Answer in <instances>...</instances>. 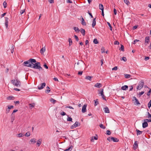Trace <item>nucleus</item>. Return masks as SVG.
<instances>
[{"label":"nucleus","mask_w":151,"mask_h":151,"mask_svg":"<svg viewBox=\"0 0 151 151\" xmlns=\"http://www.w3.org/2000/svg\"><path fill=\"white\" fill-rule=\"evenodd\" d=\"M73 29L76 32H78L80 31L79 29L77 27H74Z\"/></svg>","instance_id":"27"},{"label":"nucleus","mask_w":151,"mask_h":151,"mask_svg":"<svg viewBox=\"0 0 151 151\" xmlns=\"http://www.w3.org/2000/svg\"><path fill=\"white\" fill-rule=\"evenodd\" d=\"M5 25L6 26V28L7 29L8 27V18L7 17H5Z\"/></svg>","instance_id":"11"},{"label":"nucleus","mask_w":151,"mask_h":151,"mask_svg":"<svg viewBox=\"0 0 151 151\" xmlns=\"http://www.w3.org/2000/svg\"><path fill=\"white\" fill-rule=\"evenodd\" d=\"M151 106V100L150 101L148 104V107L150 108Z\"/></svg>","instance_id":"48"},{"label":"nucleus","mask_w":151,"mask_h":151,"mask_svg":"<svg viewBox=\"0 0 151 151\" xmlns=\"http://www.w3.org/2000/svg\"><path fill=\"white\" fill-rule=\"evenodd\" d=\"M93 42L94 44H97L99 43L98 42L96 39H94L93 41Z\"/></svg>","instance_id":"38"},{"label":"nucleus","mask_w":151,"mask_h":151,"mask_svg":"<svg viewBox=\"0 0 151 151\" xmlns=\"http://www.w3.org/2000/svg\"><path fill=\"white\" fill-rule=\"evenodd\" d=\"M92 77L91 76H86L85 78V79L87 80H88L90 81H91V78H92Z\"/></svg>","instance_id":"22"},{"label":"nucleus","mask_w":151,"mask_h":151,"mask_svg":"<svg viewBox=\"0 0 151 151\" xmlns=\"http://www.w3.org/2000/svg\"><path fill=\"white\" fill-rule=\"evenodd\" d=\"M36 139L35 138H33V139H31L30 141L31 142H33V143H35L36 142Z\"/></svg>","instance_id":"34"},{"label":"nucleus","mask_w":151,"mask_h":151,"mask_svg":"<svg viewBox=\"0 0 151 151\" xmlns=\"http://www.w3.org/2000/svg\"><path fill=\"white\" fill-rule=\"evenodd\" d=\"M50 101L52 102L53 104H55L56 102V101L53 99V98H51L50 99Z\"/></svg>","instance_id":"35"},{"label":"nucleus","mask_w":151,"mask_h":151,"mask_svg":"<svg viewBox=\"0 0 151 151\" xmlns=\"http://www.w3.org/2000/svg\"><path fill=\"white\" fill-rule=\"evenodd\" d=\"M94 139H95V140H97L98 139V138L97 137H96L95 136L93 137L91 139V142H93Z\"/></svg>","instance_id":"31"},{"label":"nucleus","mask_w":151,"mask_h":151,"mask_svg":"<svg viewBox=\"0 0 151 151\" xmlns=\"http://www.w3.org/2000/svg\"><path fill=\"white\" fill-rule=\"evenodd\" d=\"M31 63L32 64V65L34 64L33 63H37V61L35 59H32V58H30L29 59Z\"/></svg>","instance_id":"12"},{"label":"nucleus","mask_w":151,"mask_h":151,"mask_svg":"<svg viewBox=\"0 0 151 151\" xmlns=\"http://www.w3.org/2000/svg\"><path fill=\"white\" fill-rule=\"evenodd\" d=\"M101 96H102V98L105 101L106 100V97L105 96L104 94L101 95Z\"/></svg>","instance_id":"42"},{"label":"nucleus","mask_w":151,"mask_h":151,"mask_svg":"<svg viewBox=\"0 0 151 151\" xmlns=\"http://www.w3.org/2000/svg\"><path fill=\"white\" fill-rule=\"evenodd\" d=\"M136 131L137 132V135H138L141 134H142V132L141 131H140L139 130L137 129L136 130Z\"/></svg>","instance_id":"23"},{"label":"nucleus","mask_w":151,"mask_h":151,"mask_svg":"<svg viewBox=\"0 0 151 151\" xmlns=\"http://www.w3.org/2000/svg\"><path fill=\"white\" fill-rule=\"evenodd\" d=\"M144 93V91H142L141 92H139V95L140 96H141L142 95V94H143Z\"/></svg>","instance_id":"58"},{"label":"nucleus","mask_w":151,"mask_h":151,"mask_svg":"<svg viewBox=\"0 0 151 151\" xmlns=\"http://www.w3.org/2000/svg\"><path fill=\"white\" fill-rule=\"evenodd\" d=\"M6 1H5L4 2L3 5L4 8H6Z\"/></svg>","instance_id":"49"},{"label":"nucleus","mask_w":151,"mask_h":151,"mask_svg":"<svg viewBox=\"0 0 151 151\" xmlns=\"http://www.w3.org/2000/svg\"><path fill=\"white\" fill-rule=\"evenodd\" d=\"M104 112L106 113H109L110 112L109 109L107 107L104 108Z\"/></svg>","instance_id":"14"},{"label":"nucleus","mask_w":151,"mask_h":151,"mask_svg":"<svg viewBox=\"0 0 151 151\" xmlns=\"http://www.w3.org/2000/svg\"><path fill=\"white\" fill-rule=\"evenodd\" d=\"M22 64L24 66L30 68H31L32 66V64L31 63L29 59L27 61L24 62Z\"/></svg>","instance_id":"3"},{"label":"nucleus","mask_w":151,"mask_h":151,"mask_svg":"<svg viewBox=\"0 0 151 151\" xmlns=\"http://www.w3.org/2000/svg\"><path fill=\"white\" fill-rule=\"evenodd\" d=\"M7 99L8 100H14V97L13 96H10L7 97Z\"/></svg>","instance_id":"29"},{"label":"nucleus","mask_w":151,"mask_h":151,"mask_svg":"<svg viewBox=\"0 0 151 151\" xmlns=\"http://www.w3.org/2000/svg\"><path fill=\"white\" fill-rule=\"evenodd\" d=\"M48 1L50 3H53L54 2V0H48Z\"/></svg>","instance_id":"62"},{"label":"nucleus","mask_w":151,"mask_h":151,"mask_svg":"<svg viewBox=\"0 0 151 151\" xmlns=\"http://www.w3.org/2000/svg\"><path fill=\"white\" fill-rule=\"evenodd\" d=\"M94 86L96 87L100 88L101 87L102 84L100 83H97L95 84Z\"/></svg>","instance_id":"13"},{"label":"nucleus","mask_w":151,"mask_h":151,"mask_svg":"<svg viewBox=\"0 0 151 151\" xmlns=\"http://www.w3.org/2000/svg\"><path fill=\"white\" fill-rule=\"evenodd\" d=\"M148 124L147 121H144L142 123V127L143 128H145L148 126Z\"/></svg>","instance_id":"9"},{"label":"nucleus","mask_w":151,"mask_h":151,"mask_svg":"<svg viewBox=\"0 0 151 151\" xmlns=\"http://www.w3.org/2000/svg\"><path fill=\"white\" fill-rule=\"evenodd\" d=\"M98 99H96L94 100V101H95L94 105H95V106H96L98 104H99V102L98 101Z\"/></svg>","instance_id":"40"},{"label":"nucleus","mask_w":151,"mask_h":151,"mask_svg":"<svg viewBox=\"0 0 151 151\" xmlns=\"http://www.w3.org/2000/svg\"><path fill=\"white\" fill-rule=\"evenodd\" d=\"M14 46L12 45L11 49V52L12 53H13L14 51Z\"/></svg>","instance_id":"50"},{"label":"nucleus","mask_w":151,"mask_h":151,"mask_svg":"<svg viewBox=\"0 0 151 151\" xmlns=\"http://www.w3.org/2000/svg\"><path fill=\"white\" fill-rule=\"evenodd\" d=\"M30 135V134L29 132H27L24 135L25 136L29 137Z\"/></svg>","instance_id":"43"},{"label":"nucleus","mask_w":151,"mask_h":151,"mask_svg":"<svg viewBox=\"0 0 151 151\" xmlns=\"http://www.w3.org/2000/svg\"><path fill=\"white\" fill-rule=\"evenodd\" d=\"M133 98L134 100H135V101L134 103L135 105H137L138 104H140V103L139 101L136 98V97L133 96Z\"/></svg>","instance_id":"6"},{"label":"nucleus","mask_w":151,"mask_h":151,"mask_svg":"<svg viewBox=\"0 0 151 151\" xmlns=\"http://www.w3.org/2000/svg\"><path fill=\"white\" fill-rule=\"evenodd\" d=\"M101 52L102 53H104L105 52V49L104 47H102L101 49Z\"/></svg>","instance_id":"44"},{"label":"nucleus","mask_w":151,"mask_h":151,"mask_svg":"<svg viewBox=\"0 0 151 151\" xmlns=\"http://www.w3.org/2000/svg\"><path fill=\"white\" fill-rule=\"evenodd\" d=\"M96 18L94 19L93 21V22L92 24V26L93 27H94L96 24Z\"/></svg>","instance_id":"17"},{"label":"nucleus","mask_w":151,"mask_h":151,"mask_svg":"<svg viewBox=\"0 0 151 151\" xmlns=\"http://www.w3.org/2000/svg\"><path fill=\"white\" fill-rule=\"evenodd\" d=\"M100 90H101V93H99V94H100L101 95L104 94V89L103 88L100 89H99L98 90V91H99Z\"/></svg>","instance_id":"28"},{"label":"nucleus","mask_w":151,"mask_h":151,"mask_svg":"<svg viewBox=\"0 0 151 151\" xmlns=\"http://www.w3.org/2000/svg\"><path fill=\"white\" fill-rule=\"evenodd\" d=\"M99 9L101 10V11L104 10V6L102 4H100L99 5Z\"/></svg>","instance_id":"26"},{"label":"nucleus","mask_w":151,"mask_h":151,"mask_svg":"<svg viewBox=\"0 0 151 151\" xmlns=\"http://www.w3.org/2000/svg\"><path fill=\"white\" fill-rule=\"evenodd\" d=\"M128 87L127 85H124L122 87L121 89L123 90H126L128 88Z\"/></svg>","instance_id":"15"},{"label":"nucleus","mask_w":151,"mask_h":151,"mask_svg":"<svg viewBox=\"0 0 151 151\" xmlns=\"http://www.w3.org/2000/svg\"><path fill=\"white\" fill-rule=\"evenodd\" d=\"M82 71H78V74L79 75H81L82 74Z\"/></svg>","instance_id":"61"},{"label":"nucleus","mask_w":151,"mask_h":151,"mask_svg":"<svg viewBox=\"0 0 151 151\" xmlns=\"http://www.w3.org/2000/svg\"><path fill=\"white\" fill-rule=\"evenodd\" d=\"M42 143V139H40L37 141V144L38 145V146H39Z\"/></svg>","instance_id":"18"},{"label":"nucleus","mask_w":151,"mask_h":151,"mask_svg":"<svg viewBox=\"0 0 151 151\" xmlns=\"http://www.w3.org/2000/svg\"><path fill=\"white\" fill-rule=\"evenodd\" d=\"M111 141H113V142H118L119 140L117 138L113 137H111Z\"/></svg>","instance_id":"16"},{"label":"nucleus","mask_w":151,"mask_h":151,"mask_svg":"<svg viewBox=\"0 0 151 151\" xmlns=\"http://www.w3.org/2000/svg\"><path fill=\"white\" fill-rule=\"evenodd\" d=\"M144 121H147V122H151V118L149 119H144Z\"/></svg>","instance_id":"46"},{"label":"nucleus","mask_w":151,"mask_h":151,"mask_svg":"<svg viewBox=\"0 0 151 151\" xmlns=\"http://www.w3.org/2000/svg\"><path fill=\"white\" fill-rule=\"evenodd\" d=\"M139 41V40H135L134 41V42L133 43V44H135L136 43V42H138Z\"/></svg>","instance_id":"56"},{"label":"nucleus","mask_w":151,"mask_h":151,"mask_svg":"<svg viewBox=\"0 0 151 151\" xmlns=\"http://www.w3.org/2000/svg\"><path fill=\"white\" fill-rule=\"evenodd\" d=\"M114 45H119V43L118 41H116L114 42Z\"/></svg>","instance_id":"59"},{"label":"nucleus","mask_w":151,"mask_h":151,"mask_svg":"<svg viewBox=\"0 0 151 151\" xmlns=\"http://www.w3.org/2000/svg\"><path fill=\"white\" fill-rule=\"evenodd\" d=\"M151 92V89H150L149 91L147 93V95L148 96H149L150 94V93Z\"/></svg>","instance_id":"52"},{"label":"nucleus","mask_w":151,"mask_h":151,"mask_svg":"<svg viewBox=\"0 0 151 151\" xmlns=\"http://www.w3.org/2000/svg\"><path fill=\"white\" fill-rule=\"evenodd\" d=\"M74 37L75 38V39L76 40L78 41L79 40V39L78 37L76 35H75L74 36Z\"/></svg>","instance_id":"54"},{"label":"nucleus","mask_w":151,"mask_h":151,"mask_svg":"<svg viewBox=\"0 0 151 151\" xmlns=\"http://www.w3.org/2000/svg\"><path fill=\"white\" fill-rule=\"evenodd\" d=\"M107 24L110 27V30L111 31H112V26H111V25L110 24V23L109 22H107Z\"/></svg>","instance_id":"37"},{"label":"nucleus","mask_w":151,"mask_h":151,"mask_svg":"<svg viewBox=\"0 0 151 151\" xmlns=\"http://www.w3.org/2000/svg\"><path fill=\"white\" fill-rule=\"evenodd\" d=\"M78 122H76L73 124V125L74 126V127H77L78 126Z\"/></svg>","instance_id":"47"},{"label":"nucleus","mask_w":151,"mask_h":151,"mask_svg":"<svg viewBox=\"0 0 151 151\" xmlns=\"http://www.w3.org/2000/svg\"><path fill=\"white\" fill-rule=\"evenodd\" d=\"M80 31L81 32L82 34L83 35V36L85 35V31L84 29H82V28H81L80 29Z\"/></svg>","instance_id":"19"},{"label":"nucleus","mask_w":151,"mask_h":151,"mask_svg":"<svg viewBox=\"0 0 151 151\" xmlns=\"http://www.w3.org/2000/svg\"><path fill=\"white\" fill-rule=\"evenodd\" d=\"M150 42V38L149 37H146L145 39V44L147 45V44H148Z\"/></svg>","instance_id":"7"},{"label":"nucleus","mask_w":151,"mask_h":151,"mask_svg":"<svg viewBox=\"0 0 151 151\" xmlns=\"http://www.w3.org/2000/svg\"><path fill=\"white\" fill-rule=\"evenodd\" d=\"M68 42H69V45L70 46L72 43V41L70 38H69L68 39Z\"/></svg>","instance_id":"30"},{"label":"nucleus","mask_w":151,"mask_h":151,"mask_svg":"<svg viewBox=\"0 0 151 151\" xmlns=\"http://www.w3.org/2000/svg\"><path fill=\"white\" fill-rule=\"evenodd\" d=\"M87 105L86 104H84L82 107V113H85L86 111V107Z\"/></svg>","instance_id":"8"},{"label":"nucleus","mask_w":151,"mask_h":151,"mask_svg":"<svg viewBox=\"0 0 151 151\" xmlns=\"http://www.w3.org/2000/svg\"><path fill=\"white\" fill-rule=\"evenodd\" d=\"M17 137H21L24 136V134L22 133H20L19 134H17Z\"/></svg>","instance_id":"24"},{"label":"nucleus","mask_w":151,"mask_h":151,"mask_svg":"<svg viewBox=\"0 0 151 151\" xmlns=\"http://www.w3.org/2000/svg\"><path fill=\"white\" fill-rule=\"evenodd\" d=\"M11 81L13 85L19 87L21 86V82L18 79L11 80Z\"/></svg>","instance_id":"2"},{"label":"nucleus","mask_w":151,"mask_h":151,"mask_svg":"<svg viewBox=\"0 0 151 151\" xmlns=\"http://www.w3.org/2000/svg\"><path fill=\"white\" fill-rule=\"evenodd\" d=\"M65 108H69L70 109H74V108L71 106H66L65 107Z\"/></svg>","instance_id":"63"},{"label":"nucleus","mask_w":151,"mask_h":151,"mask_svg":"<svg viewBox=\"0 0 151 151\" xmlns=\"http://www.w3.org/2000/svg\"><path fill=\"white\" fill-rule=\"evenodd\" d=\"M117 69V67L115 66L112 68V70H116Z\"/></svg>","instance_id":"60"},{"label":"nucleus","mask_w":151,"mask_h":151,"mask_svg":"<svg viewBox=\"0 0 151 151\" xmlns=\"http://www.w3.org/2000/svg\"><path fill=\"white\" fill-rule=\"evenodd\" d=\"M73 147V146L71 145L68 149H66V150H64L63 151H69V150H70V149H71V150H71L72 149V148Z\"/></svg>","instance_id":"36"},{"label":"nucleus","mask_w":151,"mask_h":151,"mask_svg":"<svg viewBox=\"0 0 151 151\" xmlns=\"http://www.w3.org/2000/svg\"><path fill=\"white\" fill-rule=\"evenodd\" d=\"M107 135H110L111 134V132L109 130H108L106 131V133Z\"/></svg>","instance_id":"51"},{"label":"nucleus","mask_w":151,"mask_h":151,"mask_svg":"<svg viewBox=\"0 0 151 151\" xmlns=\"http://www.w3.org/2000/svg\"><path fill=\"white\" fill-rule=\"evenodd\" d=\"M124 76L126 78H129L131 77V76L129 74H125Z\"/></svg>","instance_id":"25"},{"label":"nucleus","mask_w":151,"mask_h":151,"mask_svg":"<svg viewBox=\"0 0 151 151\" xmlns=\"http://www.w3.org/2000/svg\"><path fill=\"white\" fill-rule=\"evenodd\" d=\"M14 108V106H8V109H10L11 108Z\"/></svg>","instance_id":"64"},{"label":"nucleus","mask_w":151,"mask_h":151,"mask_svg":"<svg viewBox=\"0 0 151 151\" xmlns=\"http://www.w3.org/2000/svg\"><path fill=\"white\" fill-rule=\"evenodd\" d=\"M138 146V144L137 143V142L135 141L134 142V144L133 145V148L134 150H135L137 149Z\"/></svg>","instance_id":"10"},{"label":"nucleus","mask_w":151,"mask_h":151,"mask_svg":"<svg viewBox=\"0 0 151 151\" xmlns=\"http://www.w3.org/2000/svg\"><path fill=\"white\" fill-rule=\"evenodd\" d=\"M99 126L101 128L103 129H105L106 128L103 125V124H100Z\"/></svg>","instance_id":"39"},{"label":"nucleus","mask_w":151,"mask_h":151,"mask_svg":"<svg viewBox=\"0 0 151 151\" xmlns=\"http://www.w3.org/2000/svg\"><path fill=\"white\" fill-rule=\"evenodd\" d=\"M82 17V22H81V24L83 25H84V26H85L86 25V23L85 22V21L84 19H83V18L82 17Z\"/></svg>","instance_id":"21"},{"label":"nucleus","mask_w":151,"mask_h":151,"mask_svg":"<svg viewBox=\"0 0 151 151\" xmlns=\"http://www.w3.org/2000/svg\"><path fill=\"white\" fill-rule=\"evenodd\" d=\"M68 118H67V121L69 122H72V118L68 116Z\"/></svg>","instance_id":"33"},{"label":"nucleus","mask_w":151,"mask_h":151,"mask_svg":"<svg viewBox=\"0 0 151 151\" xmlns=\"http://www.w3.org/2000/svg\"><path fill=\"white\" fill-rule=\"evenodd\" d=\"M144 85V83L142 81L140 82L139 85L137 86V90H140L142 88Z\"/></svg>","instance_id":"4"},{"label":"nucleus","mask_w":151,"mask_h":151,"mask_svg":"<svg viewBox=\"0 0 151 151\" xmlns=\"http://www.w3.org/2000/svg\"><path fill=\"white\" fill-rule=\"evenodd\" d=\"M121 60H123L124 61L126 62L127 60V59L126 57H123L122 58V59H121Z\"/></svg>","instance_id":"45"},{"label":"nucleus","mask_w":151,"mask_h":151,"mask_svg":"<svg viewBox=\"0 0 151 151\" xmlns=\"http://www.w3.org/2000/svg\"><path fill=\"white\" fill-rule=\"evenodd\" d=\"M121 47L120 48V50L124 52V46L122 44H121Z\"/></svg>","instance_id":"32"},{"label":"nucleus","mask_w":151,"mask_h":151,"mask_svg":"<svg viewBox=\"0 0 151 151\" xmlns=\"http://www.w3.org/2000/svg\"><path fill=\"white\" fill-rule=\"evenodd\" d=\"M31 68L38 69H39V70L43 69L40 66V63L39 62H37L34 64L32 65Z\"/></svg>","instance_id":"1"},{"label":"nucleus","mask_w":151,"mask_h":151,"mask_svg":"<svg viewBox=\"0 0 151 151\" xmlns=\"http://www.w3.org/2000/svg\"><path fill=\"white\" fill-rule=\"evenodd\" d=\"M124 2L127 5L129 4H130L129 1L128 0H124Z\"/></svg>","instance_id":"41"},{"label":"nucleus","mask_w":151,"mask_h":151,"mask_svg":"<svg viewBox=\"0 0 151 151\" xmlns=\"http://www.w3.org/2000/svg\"><path fill=\"white\" fill-rule=\"evenodd\" d=\"M25 9L21 10L20 11V14H23L25 12Z\"/></svg>","instance_id":"53"},{"label":"nucleus","mask_w":151,"mask_h":151,"mask_svg":"<svg viewBox=\"0 0 151 151\" xmlns=\"http://www.w3.org/2000/svg\"><path fill=\"white\" fill-rule=\"evenodd\" d=\"M60 114L62 116H64V115H66V113L64 111H63V112H62L60 113Z\"/></svg>","instance_id":"55"},{"label":"nucleus","mask_w":151,"mask_h":151,"mask_svg":"<svg viewBox=\"0 0 151 151\" xmlns=\"http://www.w3.org/2000/svg\"><path fill=\"white\" fill-rule=\"evenodd\" d=\"M43 66L46 69H48V66L45 63V64Z\"/></svg>","instance_id":"57"},{"label":"nucleus","mask_w":151,"mask_h":151,"mask_svg":"<svg viewBox=\"0 0 151 151\" xmlns=\"http://www.w3.org/2000/svg\"><path fill=\"white\" fill-rule=\"evenodd\" d=\"M45 50V47H42L40 50V52L41 54H42L44 52Z\"/></svg>","instance_id":"20"},{"label":"nucleus","mask_w":151,"mask_h":151,"mask_svg":"<svg viewBox=\"0 0 151 151\" xmlns=\"http://www.w3.org/2000/svg\"><path fill=\"white\" fill-rule=\"evenodd\" d=\"M46 85V83H43L40 85V86H38L37 87L38 88L39 90H41L43 89Z\"/></svg>","instance_id":"5"}]
</instances>
